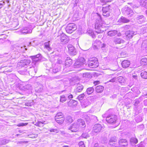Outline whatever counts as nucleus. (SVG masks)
<instances>
[{
  "instance_id": "obj_32",
  "label": "nucleus",
  "mask_w": 147,
  "mask_h": 147,
  "mask_svg": "<svg viewBox=\"0 0 147 147\" xmlns=\"http://www.w3.org/2000/svg\"><path fill=\"white\" fill-rule=\"evenodd\" d=\"M31 58L32 60V63L34 64H35L36 63L40 60V58H37L36 57H33V56H31Z\"/></svg>"
},
{
  "instance_id": "obj_8",
  "label": "nucleus",
  "mask_w": 147,
  "mask_h": 147,
  "mask_svg": "<svg viewBox=\"0 0 147 147\" xmlns=\"http://www.w3.org/2000/svg\"><path fill=\"white\" fill-rule=\"evenodd\" d=\"M137 34V32L134 31L132 29H129L125 33L126 36V38L127 40H129L133 36Z\"/></svg>"
},
{
  "instance_id": "obj_63",
  "label": "nucleus",
  "mask_w": 147,
  "mask_h": 147,
  "mask_svg": "<svg viewBox=\"0 0 147 147\" xmlns=\"http://www.w3.org/2000/svg\"><path fill=\"white\" fill-rule=\"evenodd\" d=\"M100 46H101L102 50H103L104 48L106 47V45L105 44H103L102 45L101 44V45H100Z\"/></svg>"
},
{
  "instance_id": "obj_30",
  "label": "nucleus",
  "mask_w": 147,
  "mask_h": 147,
  "mask_svg": "<svg viewBox=\"0 0 147 147\" xmlns=\"http://www.w3.org/2000/svg\"><path fill=\"white\" fill-rule=\"evenodd\" d=\"M60 70L59 67H55L53 68H51L50 69V71H52L54 73H56L59 72Z\"/></svg>"
},
{
  "instance_id": "obj_51",
  "label": "nucleus",
  "mask_w": 147,
  "mask_h": 147,
  "mask_svg": "<svg viewBox=\"0 0 147 147\" xmlns=\"http://www.w3.org/2000/svg\"><path fill=\"white\" fill-rule=\"evenodd\" d=\"M35 40H33L29 43V45H32L34 47L36 45V44L35 43Z\"/></svg>"
},
{
  "instance_id": "obj_64",
  "label": "nucleus",
  "mask_w": 147,
  "mask_h": 147,
  "mask_svg": "<svg viewBox=\"0 0 147 147\" xmlns=\"http://www.w3.org/2000/svg\"><path fill=\"white\" fill-rule=\"evenodd\" d=\"M117 96V95L116 94H114L110 97L111 98H113V99L116 98Z\"/></svg>"
},
{
  "instance_id": "obj_10",
  "label": "nucleus",
  "mask_w": 147,
  "mask_h": 147,
  "mask_svg": "<svg viewBox=\"0 0 147 147\" xmlns=\"http://www.w3.org/2000/svg\"><path fill=\"white\" fill-rule=\"evenodd\" d=\"M67 48L68 49V53L70 55H74L76 54V51L74 47L71 45L69 44L67 45Z\"/></svg>"
},
{
  "instance_id": "obj_5",
  "label": "nucleus",
  "mask_w": 147,
  "mask_h": 147,
  "mask_svg": "<svg viewBox=\"0 0 147 147\" xmlns=\"http://www.w3.org/2000/svg\"><path fill=\"white\" fill-rule=\"evenodd\" d=\"M85 59L83 57H80V59L77 60L74 64L75 68L82 67L85 65Z\"/></svg>"
},
{
  "instance_id": "obj_38",
  "label": "nucleus",
  "mask_w": 147,
  "mask_h": 147,
  "mask_svg": "<svg viewBox=\"0 0 147 147\" xmlns=\"http://www.w3.org/2000/svg\"><path fill=\"white\" fill-rule=\"evenodd\" d=\"M140 63L142 65H145L147 64V59L146 58H143L141 60Z\"/></svg>"
},
{
  "instance_id": "obj_52",
  "label": "nucleus",
  "mask_w": 147,
  "mask_h": 147,
  "mask_svg": "<svg viewBox=\"0 0 147 147\" xmlns=\"http://www.w3.org/2000/svg\"><path fill=\"white\" fill-rule=\"evenodd\" d=\"M50 131L51 132H55L56 133H59V131L56 129H52L50 130Z\"/></svg>"
},
{
  "instance_id": "obj_49",
  "label": "nucleus",
  "mask_w": 147,
  "mask_h": 147,
  "mask_svg": "<svg viewBox=\"0 0 147 147\" xmlns=\"http://www.w3.org/2000/svg\"><path fill=\"white\" fill-rule=\"evenodd\" d=\"M90 117L91 119H93L95 121H96L98 120L97 117L94 115H91Z\"/></svg>"
},
{
  "instance_id": "obj_55",
  "label": "nucleus",
  "mask_w": 147,
  "mask_h": 147,
  "mask_svg": "<svg viewBox=\"0 0 147 147\" xmlns=\"http://www.w3.org/2000/svg\"><path fill=\"white\" fill-rule=\"evenodd\" d=\"M45 46L46 48H48L49 47V42H45Z\"/></svg>"
},
{
  "instance_id": "obj_39",
  "label": "nucleus",
  "mask_w": 147,
  "mask_h": 147,
  "mask_svg": "<svg viewBox=\"0 0 147 147\" xmlns=\"http://www.w3.org/2000/svg\"><path fill=\"white\" fill-rule=\"evenodd\" d=\"M66 120L69 123H71L73 121L74 119H72V117L70 116H67L66 118Z\"/></svg>"
},
{
  "instance_id": "obj_42",
  "label": "nucleus",
  "mask_w": 147,
  "mask_h": 147,
  "mask_svg": "<svg viewBox=\"0 0 147 147\" xmlns=\"http://www.w3.org/2000/svg\"><path fill=\"white\" fill-rule=\"evenodd\" d=\"M24 89L28 90H32V88L30 84L26 85L24 86Z\"/></svg>"
},
{
  "instance_id": "obj_27",
  "label": "nucleus",
  "mask_w": 147,
  "mask_h": 147,
  "mask_svg": "<svg viewBox=\"0 0 147 147\" xmlns=\"http://www.w3.org/2000/svg\"><path fill=\"white\" fill-rule=\"evenodd\" d=\"M94 89L93 87L88 88L87 89L86 91L85 92V94L86 93L88 95L91 94L94 91Z\"/></svg>"
},
{
  "instance_id": "obj_43",
  "label": "nucleus",
  "mask_w": 147,
  "mask_h": 147,
  "mask_svg": "<svg viewBox=\"0 0 147 147\" xmlns=\"http://www.w3.org/2000/svg\"><path fill=\"white\" fill-rule=\"evenodd\" d=\"M18 48V52H24L27 50L24 47H19Z\"/></svg>"
},
{
  "instance_id": "obj_21",
  "label": "nucleus",
  "mask_w": 147,
  "mask_h": 147,
  "mask_svg": "<svg viewBox=\"0 0 147 147\" xmlns=\"http://www.w3.org/2000/svg\"><path fill=\"white\" fill-rule=\"evenodd\" d=\"M130 64V62L127 60H125L123 61L121 63L122 67L124 68L128 67Z\"/></svg>"
},
{
  "instance_id": "obj_16",
  "label": "nucleus",
  "mask_w": 147,
  "mask_h": 147,
  "mask_svg": "<svg viewBox=\"0 0 147 147\" xmlns=\"http://www.w3.org/2000/svg\"><path fill=\"white\" fill-rule=\"evenodd\" d=\"M137 22L139 24L144 23L145 22L146 19L143 15L138 16L136 18Z\"/></svg>"
},
{
  "instance_id": "obj_13",
  "label": "nucleus",
  "mask_w": 147,
  "mask_h": 147,
  "mask_svg": "<svg viewBox=\"0 0 147 147\" xmlns=\"http://www.w3.org/2000/svg\"><path fill=\"white\" fill-rule=\"evenodd\" d=\"M29 70L28 71V73L29 75L31 76H33L35 75L37 71L36 67L35 68V67H29Z\"/></svg>"
},
{
  "instance_id": "obj_24",
  "label": "nucleus",
  "mask_w": 147,
  "mask_h": 147,
  "mask_svg": "<svg viewBox=\"0 0 147 147\" xmlns=\"http://www.w3.org/2000/svg\"><path fill=\"white\" fill-rule=\"evenodd\" d=\"M104 87L101 86H98L96 88V90L97 93L102 92L104 90Z\"/></svg>"
},
{
  "instance_id": "obj_26",
  "label": "nucleus",
  "mask_w": 147,
  "mask_h": 147,
  "mask_svg": "<svg viewBox=\"0 0 147 147\" xmlns=\"http://www.w3.org/2000/svg\"><path fill=\"white\" fill-rule=\"evenodd\" d=\"M117 32V31L116 30H111L108 32L107 34L108 36H112L116 35Z\"/></svg>"
},
{
  "instance_id": "obj_62",
  "label": "nucleus",
  "mask_w": 147,
  "mask_h": 147,
  "mask_svg": "<svg viewBox=\"0 0 147 147\" xmlns=\"http://www.w3.org/2000/svg\"><path fill=\"white\" fill-rule=\"evenodd\" d=\"M73 98V96L71 94H70L68 96V98L70 100Z\"/></svg>"
},
{
  "instance_id": "obj_4",
  "label": "nucleus",
  "mask_w": 147,
  "mask_h": 147,
  "mask_svg": "<svg viewBox=\"0 0 147 147\" xmlns=\"http://www.w3.org/2000/svg\"><path fill=\"white\" fill-rule=\"evenodd\" d=\"M56 39L60 40L64 44L68 43L69 41V37L63 33L61 34L60 36H57Z\"/></svg>"
},
{
  "instance_id": "obj_50",
  "label": "nucleus",
  "mask_w": 147,
  "mask_h": 147,
  "mask_svg": "<svg viewBox=\"0 0 147 147\" xmlns=\"http://www.w3.org/2000/svg\"><path fill=\"white\" fill-rule=\"evenodd\" d=\"M138 129L140 130H143L144 128V126L143 125H141L138 126Z\"/></svg>"
},
{
  "instance_id": "obj_14",
  "label": "nucleus",
  "mask_w": 147,
  "mask_h": 147,
  "mask_svg": "<svg viewBox=\"0 0 147 147\" xmlns=\"http://www.w3.org/2000/svg\"><path fill=\"white\" fill-rule=\"evenodd\" d=\"M102 129L101 125L99 124H95L93 127V131L96 133L100 131Z\"/></svg>"
},
{
  "instance_id": "obj_20",
  "label": "nucleus",
  "mask_w": 147,
  "mask_h": 147,
  "mask_svg": "<svg viewBox=\"0 0 147 147\" xmlns=\"http://www.w3.org/2000/svg\"><path fill=\"white\" fill-rule=\"evenodd\" d=\"M119 145L121 146H124L125 147L127 145L128 143L127 141L125 139H121L119 140Z\"/></svg>"
},
{
  "instance_id": "obj_34",
  "label": "nucleus",
  "mask_w": 147,
  "mask_h": 147,
  "mask_svg": "<svg viewBox=\"0 0 147 147\" xmlns=\"http://www.w3.org/2000/svg\"><path fill=\"white\" fill-rule=\"evenodd\" d=\"M63 115L61 112H59L57 113L55 117V118H64L63 117Z\"/></svg>"
},
{
  "instance_id": "obj_3",
  "label": "nucleus",
  "mask_w": 147,
  "mask_h": 147,
  "mask_svg": "<svg viewBox=\"0 0 147 147\" xmlns=\"http://www.w3.org/2000/svg\"><path fill=\"white\" fill-rule=\"evenodd\" d=\"M76 29V26L75 24L73 23H69L67 25L65 28V30L67 33L71 34Z\"/></svg>"
},
{
  "instance_id": "obj_15",
  "label": "nucleus",
  "mask_w": 147,
  "mask_h": 147,
  "mask_svg": "<svg viewBox=\"0 0 147 147\" xmlns=\"http://www.w3.org/2000/svg\"><path fill=\"white\" fill-rule=\"evenodd\" d=\"M83 86L80 84H78L77 85L76 88L74 90V92L77 94L78 92H81L83 89Z\"/></svg>"
},
{
  "instance_id": "obj_22",
  "label": "nucleus",
  "mask_w": 147,
  "mask_h": 147,
  "mask_svg": "<svg viewBox=\"0 0 147 147\" xmlns=\"http://www.w3.org/2000/svg\"><path fill=\"white\" fill-rule=\"evenodd\" d=\"M125 13L127 15L131 16L133 14L132 10L129 7H127L125 9Z\"/></svg>"
},
{
  "instance_id": "obj_48",
  "label": "nucleus",
  "mask_w": 147,
  "mask_h": 147,
  "mask_svg": "<svg viewBox=\"0 0 147 147\" xmlns=\"http://www.w3.org/2000/svg\"><path fill=\"white\" fill-rule=\"evenodd\" d=\"M28 124V123H21L18 124L17 125V126L18 127L23 126H26Z\"/></svg>"
},
{
  "instance_id": "obj_2",
  "label": "nucleus",
  "mask_w": 147,
  "mask_h": 147,
  "mask_svg": "<svg viewBox=\"0 0 147 147\" xmlns=\"http://www.w3.org/2000/svg\"><path fill=\"white\" fill-rule=\"evenodd\" d=\"M109 111L103 115L102 116L103 118H106V121L108 123L112 124H114L117 120V116L114 114L107 115Z\"/></svg>"
},
{
  "instance_id": "obj_6",
  "label": "nucleus",
  "mask_w": 147,
  "mask_h": 147,
  "mask_svg": "<svg viewBox=\"0 0 147 147\" xmlns=\"http://www.w3.org/2000/svg\"><path fill=\"white\" fill-rule=\"evenodd\" d=\"M89 67L91 68H96L98 66V63L96 58H92L89 61L88 64Z\"/></svg>"
},
{
  "instance_id": "obj_25",
  "label": "nucleus",
  "mask_w": 147,
  "mask_h": 147,
  "mask_svg": "<svg viewBox=\"0 0 147 147\" xmlns=\"http://www.w3.org/2000/svg\"><path fill=\"white\" fill-rule=\"evenodd\" d=\"M130 142L131 144L135 145L136 144L138 143V140L136 138L132 137L130 138Z\"/></svg>"
},
{
  "instance_id": "obj_44",
  "label": "nucleus",
  "mask_w": 147,
  "mask_h": 147,
  "mask_svg": "<svg viewBox=\"0 0 147 147\" xmlns=\"http://www.w3.org/2000/svg\"><path fill=\"white\" fill-rule=\"evenodd\" d=\"M117 141V139L115 137H113L111 138L109 140V144L110 145H111V143H113L114 142H115Z\"/></svg>"
},
{
  "instance_id": "obj_31",
  "label": "nucleus",
  "mask_w": 147,
  "mask_h": 147,
  "mask_svg": "<svg viewBox=\"0 0 147 147\" xmlns=\"http://www.w3.org/2000/svg\"><path fill=\"white\" fill-rule=\"evenodd\" d=\"M55 121L59 124H62L64 121V118H55Z\"/></svg>"
},
{
  "instance_id": "obj_54",
  "label": "nucleus",
  "mask_w": 147,
  "mask_h": 147,
  "mask_svg": "<svg viewBox=\"0 0 147 147\" xmlns=\"http://www.w3.org/2000/svg\"><path fill=\"white\" fill-rule=\"evenodd\" d=\"M112 0H100V1L103 3L110 2Z\"/></svg>"
},
{
  "instance_id": "obj_60",
  "label": "nucleus",
  "mask_w": 147,
  "mask_h": 147,
  "mask_svg": "<svg viewBox=\"0 0 147 147\" xmlns=\"http://www.w3.org/2000/svg\"><path fill=\"white\" fill-rule=\"evenodd\" d=\"M130 26L129 25H126L124 26V28L125 30H127L130 28Z\"/></svg>"
},
{
  "instance_id": "obj_59",
  "label": "nucleus",
  "mask_w": 147,
  "mask_h": 147,
  "mask_svg": "<svg viewBox=\"0 0 147 147\" xmlns=\"http://www.w3.org/2000/svg\"><path fill=\"white\" fill-rule=\"evenodd\" d=\"M144 143V142H141L140 144L138 145V147H144L143 145V144Z\"/></svg>"
},
{
  "instance_id": "obj_41",
  "label": "nucleus",
  "mask_w": 147,
  "mask_h": 147,
  "mask_svg": "<svg viewBox=\"0 0 147 147\" xmlns=\"http://www.w3.org/2000/svg\"><path fill=\"white\" fill-rule=\"evenodd\" d=\"M83 77L85 78H90L91 77V75L88 73H85L83 74Z\"/></svg>"
},
{
  "instance_id": "obj_7",
  "label": "nucleus",
  "mask_w": 147,
  "mask_h": 147,
  "mask_svg": "<svg viewBox=\"0 0 147 147\" xmlns=\"http://www.w3.org/2000/svg\"><path fill=\"white\" fill-rule=\"evenodd\" d=\"M110 6L109 5H107L105 7H103L102 8V11L103 15L105 17H109L110 16L111 12V9H110Z\"/></svg>"
},
{
  "instance_id": "obj_19",
  "label": "nucleus",
  "mask_w": 147,
  "mask_h": 147,
  "mask_svg": "<svg viewBox=\"0 0 147 147\" xmlns=\"http://www.w3.org/2000/svg\"><path fill=\"white\" fill-rule=\"evenodd\" d=\"M113 41L115 44H120L124 42V41L119 38H115L113 40Z\"/></svg>"
},
{
  "instance_id": "obj_11",
  "label": "nucleus",
  "mask_w": 147,
  "mask_h": 147,
  "mask_svg": "<svg viewBox=\"0 0 147 147\" xmlns=\"http://www.w3.org/2000/svg\"><path fill=\"white\" fill-rule=\"evenodd\" d=\"M30 60H22L20 61V62L18 63V65L22 67H24L26 65H28L30 63Z\"/></svg>"
},
{
  "instance_id": "obj_17",
  "label": "nucleus",
  "mask_w": 147,
  "mask_h": 147,
  "mask_svg": "<svg viewBox=\"0 0 147 147\" xmlns=\"http://www.w3.org/2000/svg\"><path fill=\"white\" fill-rule=\"evenodd\" d=\"M101 45V42L99 40H96L93 43V46L94 49H97Z\"/></svg>"
},
{
  "instance_id": "obj_61",
  "label": "nucleus",
  "mask_w": 147,
  "mask_h": 147,
  "mask_svg": "<svg viewBox=\"0 0 147 147\" xmlns=\"http://www.w3.org/2000/svg\"><path fill=\"white\" fill-rule=\"evenodd\" d=\"M116 79V78H114L109 81V82H115Z\"/></svg>"
},
{
  "instance_id": "obj_29",
  "label": "nucleus",
  "mask_w": 147,
  "mask_h": 147,
  "mask_svg": "<svg viewBox=\"0 0 147 147\" xmlns=\"http://www.w3.org/2000/svg\"><path fill=\"white\" fill-rule=\"evenodd\" d=\"M118 21L123 23H126L129 22V20L125 18L122 17L119 19Z\"/></svg>"
},
{
  "instance_id": "obj_57",
  "label": "nucleus",
  "mask_w": 147,
  "mask_h": 147,
  "mask_svg": "<svg viewBox=\"0 0 147 147\" xmlns=\"http://www.w3.org/2000/svg\"><path fill=\"white\" fill-rule=\"evenodd\" d=\"M41 56V55L39 54L35 55L33 56V57L34 58L36 57L37 58H40V59Z\"/></svg>"
},
{
  "instance_id": "obj_9",
  "label": "nucleus",
  "mask_w": 147,
  "mask_h": 147,
  "mask_svg": "<svg viewBox=\"0 0 147 147\" xmlns=\"http://www.w3.org/2000/svg\"><path fill=\"white\" fill-rule=\"evenodd\" d=\"M32 32L31 27L29 26L22 28L20 31V34H21L30 33Z\"/></svg>"
},
{
  "instance_id": "obj_53",
  "label": "nucleus",
  "mask_w": 147,
  "mask_h": 147,
  "mask_svg": "<svg viewBox=\"0 0 147 147\" xmlns=\"http://www.w3.org/2000/svg\"><path fill=\"white\" fill-rule=\"evenodd\" d=\"M140 102L138 99H136L135 100L134 103V105L135 106H136L138 105V104Z\"/></svg>"
},
{
  "instance_id": "obj_40",
  "label": "nucleus",
  "mask_w": 147,
  "mask_h": 147,
  "mask_svg": "<svg viewBox=\"0 0 147 147\" xmlns=\"http://www.w3.org/2000/svg\"><path fill=\"white\" fill-rule=\"evenodd\" d=\"M65 64L66 65H67L68 66H69L72 63V60L71 59H66L65 61Z\"/></svg>"
},
{
  "instance_id": "obj_12",
  "label": "nucleus",
  "mask_w": 147,
  "mask_h": 147,
  "mask_svg": "<svg viewBox=\"0 0 147 147\" xmlns=\"http://www.w3.org/2000/svg\"><path fill=\"white\" fill-rule=\"evenodd\" d=\"M79 127L78 125L77 124L76 122H75L70 126L69 129L72 132H75L78 130Z\"/></svg>"
},
{
  "instance_id": "obj_58",
  "label": "nucleus",
  "mask_w": 147,
  "mask_h": 147,
  "mask_svg": "<svg viewBox=\"0 0 147 147\" xmlns=\"http://www.w3.org/2000/svg\"><path fill=\"white\" fill-rule=\"evenodd\" d=\"M90 104L88 100H86L84 103V104L85 107L89 105Z\"/></svg>"
},
{
  "instance_id": "obj_45",
  "label": "nucleus",
  "mask_w": 147,
  "mask_h": 147,
  "mask_svg": "<svg viewBox=\"0 0 147 147\" xmlns=\"http://www.w3.org/2000/svg\"><path fill=\"white\" fill-rule=\"evenodd\" d=\"M128 4H129L133 8H138L139 6V5H136L134 4L133 3H128Z\"/></svg>"
},
{
  "instance_id": "obj_18",
  "label": "nucleus",
  "mask_w": 147,
  "mask_h": 147,
  "mask_svg": "<svg viewBox=\"0 0 147 147\" xmlns=\"http://www.w3.org/2000/svg\"><path fill=\"white\" fill-rule=\"evenodd\" d=\"M78 126L81 127H84L86 126L85 122L83 119H78L77 122H76Z\"/></svg>"
},
{
  "instance_id": "obj_35",
  "label": "nucleus",
  "mask_w": 147,
  "mask_h": 147,
  "mask_svg": "<svg viewBox=\"0 0 147 147\" xmlns=\"http://www.w3.org/2000/svg\"><path fill=\"white\" fill-rule=\"evenodd\" d=\"M9 141L6 139H0V145L8 143Z\"/></svg>"
},
{
  "instance_id": "obj_1",
  "label": "nucleus",
  "mask_w": 147,
  "mask_h": 147,
  "mask_svg": "<svg viewBox=\"0 0 147 147\" xmlns=\"http://www.w3.org/2000/svg\"><path fill=\"white\" fill-rule=\"evenodd\" d=\"M98 18H96V23L95 25V28L96 31L94 32L92 29H89L87 30V33L92 38L96 37V34L102 33L106 30L105 24L101 19L100 16L97 14Z\"/></svg>"
},
{
  "instance_id": "obj_23",
  "label": "nucleus",
  "mask_w": 147,
  "mask_h": 147,
  "mask_svg": "<svg viewBox=\"0 0 147 147\" xmlns=\"http://www.w3.org/2000/svg\"><path fill=\"white\" fill-rule=\"evenodd\" d=\"M90 116L91 115L85 113L83 114V117L87 122L88 123H89L90 120Z\"/></svg>"
},
{
  "instance_id": "obj_56",
  "label": "nucleus",
  "mask_w": 147,
  "mask_h": 147,
  "mask_svg": "<svg viewBox=\"0 0 147 147\" xmlns=\"http://www.w3.org/2000/svg\"><path fill=\"white\" fill-rule=\"evenodd\" d=\"M79 147H85L84 143L83 142H80L79 144Z\"/></svg>"
},
{
  "instance_id": "obj_33",
  "label": "nucleus",
  "mask_w": 147,
  "mask_h": 147,
  "mask_svg": "<svg viewBox=\"0 0 147 147\" xmlns=\"http://www.w3.org/2000/svg\"><path fill=\"white\" fill-rule=\"evenodd\" d=\"M141 76L143 78L147 79V72L145 71L142 72L141 73Z\"/></svg>"
},
{
  "instance_id": "obj_28",
  "label": "nucleus",
  "mask_w": 147,
  "mask_h": 147,
  "mask_svg": "<svg viewBox=\"0 0 147 147\" xmlns=\"http://www.w3.org/2000/svg\"><path fill=\"white\" fill-rule=\"evenodd\" d=\"M140 5L147 9V0H141Z\"/></svg>"
},
{
  "instance_id": "obj_37",
  "label": "nucleus",
  "mask_w": 147,
  "mask_h": 147,
  "mask_svg": "<svg viewBox=\"0 0 147 147\" xmlns=\"http://www.w3.org/2000/svg\"><path fill=\"white\" fill-rule=\"evenodd\" d=\"M67 100V98L64 95L60 96V102L62 103L65 102Z\"/></svg>"
},
{
  "instance_id": "obj_36",
  "label": "nucleus",
  "mask_w": 147,
  "mask_h": 147,
  "mask_svg": "<svg viewBox=\"0 0 147 147\" xmlns=\"http://www.w3.org/2000/svg\"><path fill=\"white\" fill-rule=\"evenodd\" d=\"M86 94L84 93H82L79 95L77 97V99L79 100H83Z\"/></svg>"
},
{
  "instance_id": "obj_46",
  "label": "nucleus",
  "mask_w": 147,
  "mask_h": 147,
  "mask_svg": "<svg viewBox=\"0 0 147 147\" xmlns=\"http://www.w3.org/2000/svg\"><path fill=\"white\" fill-rule=\"evenodd\" d=\"M29 137L30 138H34L37 137L38 136V134H32L29 135Z\"/></svg>"
},
{
  "instance_id": "obj_47",
  "label": "nucleus",
  "mask_w": 147,
  "mask_h": 147,
  "mask_svg": "<svg viewBox=\"0 0 147 147\" xmlns=\"http://www.w3.org/2000/svg\"><path fill=\"white\" fill-rule=\"evenodd\" d=\"M81 137L84 138H87L89 137V136L87 133H84L82 134Z\"/></svg>"
}]
</instances>
